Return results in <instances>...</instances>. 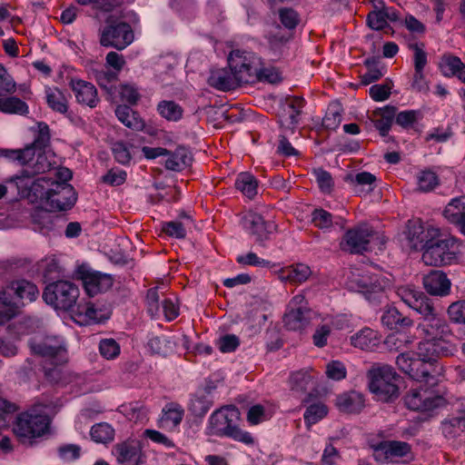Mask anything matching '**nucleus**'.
<instances>
[{"instance_id": "f257e3e1", "label": "nucleus", "mask_w": 465, "mask_h": 465, "mask_svg": "<svg viewBox=\"0 0 465 465\" xmlns=\"http://www.w3.org/2000/svg\"><path fill=\"white\" fill-rule=\"evenodd\" d=\"M422 338L419 342L417 352H404L398 355V367L413 380L430 377L434 380L440 375L442 368L437 363L439 356L451 354L454 347L450 339L451 332L446 320L438 314L423 320L418 325Z\"/></svg>"}, {"instance_id": "f03ea898", "label": "nucleus", "mask_w": 465, "mask_h": 465, "mask_svg": "<svg viewBox=\"0 0 465 465\" xmlns=\"http://www.w3.org/2000/svg\"><path fill=\"white\" fill-rule=\"evenodd\" d=\"M50 423L49 406L35 404L16 417L13 430L22 443L31 444L48 432Z\"/></svg>"}, {"instance_id": "7ed1b4c3", "label": "nucleus", "mask_w": 465, "mask_h": 465, "mask_svg": "<svg viewBox=\"0 0 465 465\" xmlns=\"http://www.w3.org/2000/svg\"><path fill=\"white\" fill-rule=\"evenodd\" d=\"M239 419L240 412L234 406H227L216 411L209 418V434L226 436L247 445L253 444L252 435L238 427Z\"/></svg>"}, {"instance_id": "20e7f679", "label": "nucleus", "mask_w": 465, "mask_h": 465, "mask_svg": "<svg viewBox=\"0 0 465 465\" xmlns=\"http://www.w3.org/2000/svg\"><path fill=\"white\" fill-rule=\"evenodd\" d=\"M436 375L434 380L427 377L419 381H425L430 387L420 385L418 388L411 389L404 397V402L408 409L420 411L429 412L439 409L446 404V399L442 392L433 388L438 382Z\"/></svg>"}, {"instance_id": "39448f33", "label": "nucleus", "mask_w": 465, "mask_h": 465, "mask_svg": "<svg viewBox=\"0 0 465 465\" xmlns=\"http://www.w3.org/2000/svg\"><path fill=\"white\" fill-rule=\"evenodd\" d=\"M460 253V244L450 235H443L439 231V236L434 237L422 253V261L430 266L451 264L458 260Z\"/></svg>"}, {"instance_id": "423d86ee", "label": "nucleus", "mask_w": 465, "mask_h": 465, "mask_svg": "<svg viewBox=\"0 0 465 465\" xmlns=\"http://www.w3.org/2000/svg\"><path fill=\"white\" fill-rule=\"evenodd\" d=\"M369 388L379 401H389L399 396L400 376L390 365H375L369 371Z\"/></svg>"}, {"instance_id": "0eeeda50", "label": "nucleus", "mask_w": 465, "mask_h": 465, "mask_svg": "<svg viewBox=\"0 0 465 465\" xmlns=\"http://www.w3.org/2000/svg\"><path fill=\"white\" fill-rule=\"evenodd\" d=\"M80 290L70 281H56L49 283L43 292L45 302L55 311L69 312L77 304Z\"/></svg>"}, {"instance_id": "6e6552de", "label": "nucleus", "mask_w": 465, "mask_h": 465, "mask_svg": "<svg viewBox=\"0 0 465 465\" xmlns=\"http://www.w3.org/2000/svg\"><path fill=\"white\" fill-rule=\"evenodd\" d=\"M260 56L246 50H232L228 55V66L237 77L240 84L257 83V69Z\"/></svg>"}, {"instance_id": "1a4fd4ad", "label": "nucleus", "mask_w": 465, "mask_h": 465, "mask_svg": "<svg viewBox=\"0 0 465 465\" xmlns=\"http://www.w3.org/2000/svg\"><path fill=\"white\" fill-rule=\"evenodd\" d=\"M33 353L50 360L59 365L67 361V348L62 337L38 333L29 341Z\"/></svg>"}, {"instance_id": "9d476101", "label": "nucleus", "mask_w": 465, "mask_h": 465, "mask_svg": "<svg viewBox=\"0 0 465 465\" xmlns=\"http://www.w3.org/2000/svg\"><path fill=\"white\" fill-rule=\"evenodd\" d=\"M241 224L243 230L248 234L254 237L255 242L261 246L265 245V241L269 240L271 234L277 229L273 222L264 221L261 214L252 210L246 211L242 214Z\"/></svg>"}, {"instance_id": "9b49d317", "label": "nucleus", "mask_w": 465, "mask_h": 465, "mask_svg": "<svg viewBox=\"0 0 465 465\" xmlns=\"http://www.w3.org/2000/svg\"><path fill=\"white\" fill-rule=\"evenodd\" d=\"M100 45L104 47H113L124 50L130 45L134 39L131 26L124 22L111 25L100 30Z\"/></svg>"}, {"instance_id": "f8f14e48", "label": "nucleus", "mask_w": 465, "mask_h": 465, "mask_svg": "<svg viewBox=\"0 0 465 465\" xmlns=\"http://www.w3.org/2000/svg\"><path fill=\"white\" fill-rule=\"evenodd\" d=\"M312 311L309 309L304 295L297 294L289 302L283 317L285 327L291 331H302L310 322Z\"/></svg>"}, {"instance_id": "ddd939ff", "label": "nucleus", "mask_w": 465, "mask_h": 465, "mask_svg": "<svg viewBox=\"0 0 465 465\" xmlns=\"http://www.w3.org/2000/svg\"><path fill=\"white\" fill-rule=\"evenodd\" d=\"M379 235L367 226H360L348 231L341 243V249L352 253L371 251Z\"/></svg>"}, {"instance_id": "4468645a", "label": "nucleus", "mask_w": 465, "mask_h": 465, "mask_svg": "<svg viewBox=\"0 0 465 465\" xmlns=\"http://www.w3.org/2000/svg\"><path fill=\"white\" fill-rule=\"evenodd\" d=\"M75 202L76 194L74 187L67 183L54 181L51 183L44 205L50 211H64L70 209Z\"/></svg>"}, {"instance_id": "2eb2a0df", "label": "nucleus", "mask_w": 465, "mask_h": 465, "mask_svg": "<svg viewBox=\"0 0 465 465\" xmlns=\"http://www.w3.org/2000/svg\"><path fill=\"white\" fill-rule=\"evenodd\" d=\"M147 310L152 317H159L163 312L167 321H173L179 315L176 298L165 297L160 301L157 288L150 289L146 295Z\"/></svg>"}, {"instance_id": "dca6fc26", "label": "nucleus", "mask_w": 465, "mask_h": 465, "mask_svg": "<svg viewBox=\"0 0 465 465\" xmlns=\"http://www.w3.org/2000/svg\"><path fill=\"white\" fill-rule=\"evenodd\" d=\"M439 229L423 226L420 221L409 222L406 231L408 246L412 250H425L434 237L439 236Z\"/></svg>"}, {"instance_id": "f3484780", "label": "nucleus", "mask_w": 465, "mask_h": 465, "mask_svg": "<svg viewBox=\"0 0 465 465\" xmlns=\"http://www.w3.org/2000/svg\"><path fill=\"white\" fill-rule=\"evenodd\" d=\"M78 274L86 294L91 297L108 291L114 283L109 274L97 271L81 269Z\"/></svg>"}, {"instance_id": "a211bd4d", "label": "nucleus", "mask_w": 465, "mask_h": 465, "mask_svg": "<svg viewBox=\"0 0 465 465\" xmlns=\"http://www.w3.org/2000/svg\"><path fill=\"white\" fill-rule=\"evenodd\" d=\"M2 291L7 292L8 296L17 302L18 307L35 301L39 296L36 285L24 279L11 282Z\"/></svg>"}, {"instance_id": "6ab92c4d", "label": "nucleus", "mask_w": 465, "mask_h": 465, "mask_svg": "<svg viewBox=\"0 0 465 465\" xmlns=\"http://www.w3.org/2000/svg\"><path fill=\"white\" fill-rule=\"evenodd\" d=\"M69 86L78 104L90 108H94L99 104L98 92L93 84L79 78H72Z\"/></svg>"}, {"instance_id": "aec40b11", "label": "nucleus", "mask_w": 465, "mask_h": 465, "mask_svg": "<svg viewBox=\"0 0 465 465\" xmlns=\"http://www.w3.org/2000/svg\"><path fill=\"white\" fill-rule=\"evenodd\" d=\"M113 455L119 465H140L142 448L137 440H126L114 446Z\"/></svg>"}, {"instance_id": "412c9836", "label": "nucleus", "mask_w": 465, "mask_h": 465, "mask_svg": "<svg viewBox=\"0 0 465 465\" xmlns=\"http://www.w3.org/2000/svg\"><path fill=\"white\" fill-rule=\"evenodd\" d=\"M304 107V100L302 97L287 98L282 104L280 114L281 125L288 130H293L299 124L300 114Z\"/></svg>"}, {"instance_id": "4be33fe9", "label": "nucleus", "mask_w": 465, "mask_h": 465, "mask_svg": "<svg viewBox=\"0 0 465 465\" xmlns=\"http://www.w3.org/2000/svg\"><path fill=\"white\" fill-rule=\"evenodd\" d=\"M411 450L410 445L402 441H385L374 450V458L381 462H393L398 458L406 456Z\"/></svg>"}, {"instance_id": "5701e85b", "label": "nucleus", "mask_w": 465, "mask_h": 465, "mask_svg": "<svg viewBox=\"0 0 465 465\" xmlns=\"http://www.w3.org/2000/svg\"><path fill=\"white\" fill-rule=\"evenodd\" d=\"M183 416L184 410L180 404L169 402L162 410L157 421L158 426L166 431H175L178 430Z\"/></svg>"}, {"instance_id": "b1692460", "label": "nucleus", "mask_w": 465, "mask_h": 465, "mask_svg": "<svg viewBox=\"0 0 465 465\" xmlns=\"http://www.w3.org/2000/svg\"><path fill=\"white\" fill-rule=\"evenodd\" d=\"M73 313L74 321L80 325L99 323L106 319L104 312L91 302L77 303Z\"/></svg>"}, {"instance_id": "393cba45", "label": "nucleus", "mask_w": 465, "mask_h": 465, "mask_svg": "<svg viewBox=\"0 0 465 465\" xmlns=\"http://www.w3.org/2000/svg\"><path fill=\"white\" fill-rule=\"evenodd\" d=\"M208 84L220 91H230L241 85L230 68L212 69L208 77Z\"/></svg>"}, {"instance_id": "a878e982", "label": "nucleus", "mask_w": 465, "mask_h": 465, "mask_svg": "<svg viewBox=\"0 0 465 465\" xmlns=\"http://www.w3.org/2000/svg\"><path fill=\"white\" fill-rule=\"evenodd\" d=\"M381 276H362L358 281L360 292H362L366 299L374 302L382 296L383 291L389 286V281Z\"/></svg>"}, {"instance_id": "bb28decb", "label": "nucleus", "mask_w": 465, "mask_h": 465, "mask_svg": "<svg viewBox=\"0 0 465 465\" xmlns=\"http://www.w3.org/2000/svg\"><path fill=\"white\" fill-rule=\"evenodd\" d=\"M423 286L428 293L445 296L450 292V282L441 271H431L423 277Z\"/></svg>"}, {"instance_id": "cd10ccee", "label": "nucleus", "mask_w": 465, "mask_h": 465, "mask_svg": "<svg viewBox=\"0 0 465 465\" xmlns=\"http://www.w3.org/2000/svg\"><path fill=\"white\" fill-rule=\"evenodd\" d=\"M351 344L362 351H374L381 341V335L371 328L365 327L350 338Z\"/></svg>"}, {"instance_id": "c85d7f7f", "label": "nucleus", "mask_w": 465, "mask_h": 465, "mask_svg": "<svg viewBox=\"0 0 465 465\" xmlns=\"http://www.w3.org/2000/svg\"><path fill=\"white\" fill-rule=\"evenodd\" d=\"M345 181L349 183L353 192L359 195H367L377 187L376 176L369 172L348 174Z\"/></svg>"}, {"instance_id": "c756f323", "label": "nucleus", "mask_w": 465, "mask_h": 465, "mask_svg": "<svg viewBox=\"0 0 465 465\" xmlns=\"http://www.w3.org/2000/svg\"><path fill=\"white\" fill-rule=\"evenodd\" d=\"M335 405L340 411L357 413L362 410L364 399L363 396L357 391L344 392L337 396Z\"/></svg>"}, {"instance_id": "7c9ffc66", "label": "nucleus", "mask_w": 465, "mask_h": 465, "mask_svg": "<svg viewBox=\"0 0 465 465\" xmlns=\"http://www.w3.org/2000/svg\"><path fill=\"white\" fill-rule=\"evenodd\" d=\"M312 275L310 267L303 263L287 266L279 271L278 277L282 282L302 283Z\"/></svg>"}, {"instance_id": "2f4dec72", "label": "nucleus", "mask_w": 465, "mask_h": 465, "mask_svg": "<svg viewBox=\"0 0 465 465\" xmlns=\"http://www.w3.org/2000/svg\"><path fill=\"white\" fill-rule=\"evenodd\" d=\"M440 67L446 76H457L465 83V64L458 56L445 54L442 56Z\"/></svg>"}, {"instance_id": "473e14b6", "label": "nucleus", "mask_w": 465, "mask_h": 465, "mask_svg": "<svg viewBox=\"0 0 465 465\" xmlns=\"http://www.w3.org/2000/svg\"><path fill=\"white\" fill-rule=\"evenodd\" d=\"M53 182L54 181L45 176H35L26 198L31 202H40L44 204Z\"/></svg>"}, {"instance_id": "72a5a7b5", "label": "nucleus", "mask_w": 465, "mask_h": 465, "mask_svg": "<svg viewBox=\"0 0 465 465\" xmlns=\"http://www.w3.org/2000/svg\"><path fill=\"white\" fill-rule=\"evenodd\" d=\"M115 114L118 120L128 128L142 131L145 127L144 121L127 105H118Z\"/></svg>"}, {"instance_id": "f704fd0d", "label": "nucleus", "mask_w": 465, "mask_h": 465, "mask_svg": "<svg viewBox=\"0 0 465 465\" xmlns=\"http://www.w3.org/2000/svg\"><path fill=\"white\" fill-rule=\"evenodd\" d=\"M45 98L48 106L54 112L65 114L68 111V100L58 88L45 89Z\"/></svg>"}, {"instance_id": "c9c22d12", "label": "nucleus", "mask_w": 465, "mask_h": 465, "mask_svg": "<svg viewBox=\"0 0 465 465\" xmlns=\"http://www.w3.org/2000/svg\"><path fill=\"white\" fill-rule=\"evenodd\" d=\"M167 156L165 168L175 172L183 170L191 160L190 153L183 147H177L174 152H169Z\"/></svg>"}, {"instance_id": "e433bc0d", "label": "nucleus", "mask_w": 465, "mask_h": 465, "mask_svg": "<svg viewBox=\"0 0 465 465\" xmlns=\"http://www.w3.org/2000/svg\"><path fill=\"white\" fill-rule=\"evenodd\" d=\"M147 347L152 353L166 356L175 349V342L167 336H153L148 340Z\"/></svg>"}, {"instance_id": "4c0bfd02", "label": "nucleus", "mask_w": 465, "mask_h": 465, "mask_svg": "<svg viewBox=\"0 0 465 465\" xmlns=\"http://www.w3.org/2000/svg\"><path fill=\"white\" fill-rule=\"evenodd\" d=\"M381 321L384 326L391 330L397 328L399 325H412V321L408 317H403L395 307H388L385 309Z\"/></svg>"}, {"instance_id": "58836bf2", "label": "nucleus", "mask_w": 465, "mask_h": 465, "mask_svg": "<svg viewBox=\"0 0 465 465\" xmlns=\"http://www.w3.org/2000/svg\"><path fill=\"white\" fill-rule=\"evenodd\" d=\"M34 177L35 175L30 173L28 170H23L6 182L16 188L18 195L26 198L30 193V187Z\"/></svg>"}, {"instance_id": "ea45409f", "label": "nucleus", "mask_w": 465, "mask_h": 465, "mask_svg": "<svg viewBox=\"0 0 465 465\" xmlns=\"http://www.w3.org/2000/svg\"><path fill=\"white\" fill-rule=\"evenodd\" d=\"M444 216L450 223L460 224L465 219V197L451 200L445 207Z\"/></svg>"}, {"instance_id": "a19ab883", "label": "nucleus", "mask_w": 465, "mask_h": 465, "mask_svg": "<svg viewBox=\"0 0 465 465\" xmlns=\"http://www.w3.org/2000/svg\"><path fill=\"white\" fill-rule=\"evenodd\" d=\"M441 430L446 438L458 437L465 430V411L441 422Z\"/></svg>"}, {"instance_id": "79ce46f5", "label": "nucleus", "mask_w": 465, "mask_h": 465, "mask_svg": "<svg viewBox=\"0 0 465 465\" xmlns=\"http://www.w3.org/2000/svg\"><path fill=\"white\" fill-rule=\"evenodd\" d=\"M236 188L249 199L257 194L258 183L255 177L250 173H241L235 181Z\"/></svg>"}, {"instance_id": "37998d69", "label": "nucleus", "mask_w": 465, "mask_h": 465, "mask_svg": "<svg viewBox=\"0 0 465 465\" xmlns=\"http://www.w3.org/2000/svg\"><path fill=\"white\" fill-rule=\"evenodd\" d=\"M17 302L8 296L7 292H0V324L14 318L18 312Z\"/></svg>"}, {"instance_id": "c03bdc74", "label": "nucleus", "mask_w": 465, "mask_h": 465, "mask_svg": "<svg viewBox=\"0 0 465 465\" xmlns=\"http://www.w3.org/2000/svg\"><path fill=\"white\" fill-rule=\"evenodd\" d=\"M158 114L167 121L177 122L183 117V110L175 102L163 100L157 104Z\"/></svg>"}, {"instance_id": "a18cd8bd", "label": "nucleus", "mask_w": 465, "mask_h": 465, "mask_svg": "<svg viewBox=\"0 0 465 465\" xmlns=\"http://www.w3.org/2000/svg\"><path fill=\"white\" fill-rule=\"evenodd\" d=\"M184 222L182 221H171L163 223L162 230L168 236L174 237L176 239H183L186 236V227L191 224L192 221L189 215L184 214L183 216Z\"/></svg>"}, {"instance_id": "49530a36", "label": "nucleus", "mask_w": 465, "mask_h": 465, "mask_svg": "<svg viewBox=\"0 0 465 465\" xmlns=\"http://www.w3.org/2000/svg\"><path fill=\"white\" fill-rule=\"evenodd\" d=\"M273 411L269 406L255 404L250 407L247 412V421L251 425H257L272 417Z\"/></svg>"}, {"instance_id": "de8ad7c7", "label": "nucleus", "mask_w": 465, "mask_h": 465, "mask_svg": "<svg viewBox=\"0 0 465 465\" xmlns=\"http://www.w3.org/2000/svg\"><path fill=\"white\" fill-rule=\"evenodd\" d=\"M90 436L94 441L105 444L114 440V430L108 423H97L91 428Z\"/></svg>"}, {"instance_id": "09e8293b", "label": "nucleus", "mask_w": 465, "mask_h": 465, "mask_svg": "<svg viewBox=\"0 0 465 465\" xmlns=\"http://www.w3.org/2000/svg\"><path fill=\"white\" fill-rule=\"evenodd\" d=\"M0 111L6 114H25L28 112V106L17 97H8L0 99Z\"/></svg>"}, {"instance_id": "8fccbe9b", "label": "nucleus", "mask_w": 465, "mask_h": 465, "mask_svg": "<svg viewBox=\"0 0 465 465\" xmlns=\"http://www.w3.org/2000/svg\"><path fill=\"white\" fill-rule=\"evenodd\" d=\"M418 188L421 192H430L439 185V177L435 172L427 169L417 174Z\"/></svg>"}, {"instance_id": "3c124183", "label": "nucleus", "mask_w": 465, "mask_h": 465, "mask_svg": "<svg viewBox=\"0 0 465 465\" xmlns=\"http://www.w3.org/2000/svg\"><path fill=\"white\" fill-rule=\"evenodd\" d=\"M328 414V408L322 402H316L308 406L304 412V420L311 426L322 420Z\"/></svg>"}, {"instance_id": "603ef678", "label": "nucleus", "mask_w": 465, "mask_h": 465, "mask_svg": "<svg viewBox=\"0 0 465 465\" xmlns=\"http://www.w3.org/2000/svg\"><path fill=\"white\" fill-rule=\"evenodd\" d=\"M312 383V377L306 371L293 372L290 377L291 389L298 393H303Z\"/></svg>"}, {"instance_id": "864d4df0", "label": "nucleus", "mask_w": 465, "mask_h": 465, "mask_svg": "<svg viewBox=\"0 0 465 465\" xmlns=\"http://www.w3.org/2000/svg\"><path fill=\"white\" fill-rule=\"evenodd\" d=\"M342 109L337 103L331 104L323 118V126L327 129H336L341 122Z\"/></svg>"}, {"instance_id": "5fc2aeb1", "label": "nucleus", "mask_w": 465, "mask_h": 465, "mask_svg": "<svg viewBox=\"0 0 465 465\" xmlns=\"http://www.w3.org/2000/svg\"><path fill=\"white\" fill-rule=\"evenodd\" d=\"M411 309L415 310L417 312L422 315L423 320H427L428 318H432L440 314L434 308L431 300L425 296L423 293H421L420 297L417 299Z\"/></svg>"}, {"instance_id": "6e6d98bb", "label": "nucleus", "mask_w": 465, "mask_h": 465, "mask_svg": "<svg viewBox=\"0 0 465 465\" xmlns=\"http://www.w3.org/2000/svg\"><path fill=\"white\" fill-rule=\"evenodd\" d=\"M99 352L106 360H114L121 352L119 343L112 339H102L99 342Z\"/></svg>"}, {"instance_id": "4d7b16f0", "label": "nucleus", "mask_w": 465, "mask_h": 465, "mask_svg": "<svg viewBox=\"0 0 465 465\" xmlns=\"http://www.w3.org/2000/svg\"><path fill=\"white\" fill-rule=\"evenodd\" d=\"M34 230L45 234L54 228L52 215L48 212L39 211L34 216Z\"/></svg>"}, {"instance_id": "13d9d810", "label": "nucleus", "mask_w": 465, "mask_h": 465, "mask_svg": "<svg viewBox=\"0 0 465 465\" xmlns=\"http://www.w3.org/2000/svg\"><path fill=\"white\" fill-rule=\"evenodd\" d=\"M49 156V153L40 146L35 155V159L32 163V169L35 173H44L52 169L54 163L51 162Z\"/></svg>"}, {"instance_id": "bf43d9fd", "label": "nucleus", "mask_w": 465, "mask_h": 465, "mask_svg": "<svg viewBox=\"0 0 465 465\" xmlns=\"http://www.w3.org/2000/svg\"><path fill=\"white\" fill-rule=\"evenodd\" d=\"M281 80L279 72L271 65H266L260 57V65L257 69V82L277 83Z\"/></svg>"}, {"instance_id": "052dcab7", "label": "nucleus", "mask_w": 465, "mask_h": 465, "mask_svg": "<svg viewBox=\"0 0 465 465\" xmlns=\"http://www.w3.org/2000/svg\"><path fill=\"white\" fill-rule=\"evenodd\" d=\"M409 48L413 52L414 70H424L428 63V55L421 43H413L409 45Z\"/></svg>"}, {"instance_id": "680f3d73", "label": "nucleus", "mask_w": 465, "mask_h": 465, "mask_svg": "<svg viewBox=\"0 0 465 465\" xmlns=\"http://www.w3.org/2000/svg\"><path fill=\"white\" fill-rule=\"evenodd\" d=\"M216 344L222 352L229 353L234 351L239 347L240 340L234 334H225L217 340Z\"/></svg>"}, {"instance_id": "e2e57ef3", "label": "nucleus", "mask_w": 465, "mask_h": 465, "mask_svg": "<svg viewBox=\"0 0 465 465\" xmlns=\"http://www.w3.org/2000/svg\"><path fill=\"white\" fill-rule=\"evenodd\" d=\"M119 94L123 101L135 104L140 99L138 88L132 84H123L119 86Z\"/></svg>"}, {"instance_id": "0e129e2a", "label": "nucleus", "mask_w": 465, "mask_h": 465, "mask_svg": "<svg viewBox=\"0 0 465 465\" xmlns=\"http://www.w3.org/2000/svg\"><path fill=\"white\" fill-rule=\"evenodd\" d=\"M422 292L411 287V286H401L397 289V295L406 303L410 308L415 304V302L420 297Z\"/></svg>"}, {"instance_id": "69168bd1", "label": "nucleus", "mask_w": 465, "mask_h": 465, "mask_svg": "<svg viewBox=\"0 0 465 465\" xmlns=\"http://www.w3.org/2000/svg\"><path fill=\"white\" fill-rule=\"evenodd\" d=\"M420 117V113L417 110H405L397 114L395 121L396 124L401 127L408 128L413 125L414 123Z\"/></svg>"}, {"instance_id": "338daca9", "label": "nucleus", "mask_w": 465, "mask_h": 465, "mask_svg": "<svg viewBox=\"0 0 465 465\" xmlns=\"http://www.w3.org/2000/svg\"><path fill=\"white\" fill-rule=\"evenodd\" d=\"M392 84H374L370 90V96L375 102H383L390 97Z\"/></svg>"}, {"instance_id": "774afa93", "label": "nucleus", "mask_w": 465, "mask_h": 465, "mask_svg": "<svg viewBox=\"0 0 465 465\" xmlns=\"http://www.w3.org/2000/svg\"><path fill=\"white\" fill-rule=\"evenodd\" d=\"M448 314L451 321L457 323H465V301L451 303L449 306Z\"/></svg>"}]
</instances>
